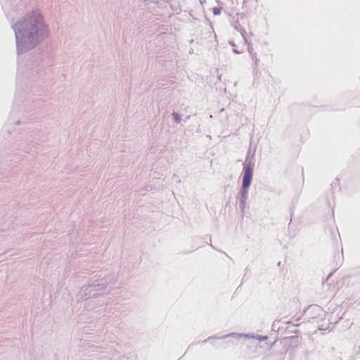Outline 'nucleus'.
<instances>
[{
    "mask_svg": "<svg viewBox=\"0 0 360 360\" xmlns=\"http://www.w3.org/2000/svg\"><path fill=\"white\" fill-rule=\"evenodd\" d=\"M277 266H281V262H278L277 263Z\"/></svg>",
    "mask_w": 360,
    "mask_h": 360,
    "instance_id": "17",
    "label": "nucleus"
},
{
    "mask_svg": "<svg viewBox=\"0 0 360 360\" xmlns=\"http://www.w3.org/2000/svg\"><path fill=\"white\" fill-rule=\"evenodd\" d=\"M172 117H173V120L175 123H180L181 122V115L176 112H173L172 114Z\"/></svg>",
    "mask_w": 360,
    "mask_h": 360,
    "instance_id": "6",
    "label": "nucleus"
},
{
    "mask_svg": "<svg viewBox=\"0 0 360 360\" xmlns=\"http://www.w3.org/2000/svg\"><path fill=\"white\" fill-rule=\"evenodd\" d=\"M203 1H205V0H200V4H202Z\"/></svg>",
    "mask_w": 360,
    "mask_h": 360,
    "instance_id": "20",
    "label": "nucleus"
},
{
    "mask_svg": "<svg viewBox=\"0 0 360 360\" xmlns=\"http://www.w3.org/2000/svg\"><path fill=\"white\" fill-rule=\"evenodd\" d=\"M12 29L15 33L18 55L25 53L37 47L49 35V27L43 15L32 11L14 22Z\"/></svg>",
    "mask_w": 360,
    "mask_h": 360,
    "instance_id": "1",
    "label": "nucleus"
},
{
    "mask_svg": "<svg viewBox=\"0 0 360 360\" xmlns=\"http://www.w3.org/2000/svg\"><path fill=\"white\" fill-rule=\"evenodd\" d=\"M233 51L235 53H237V54L240 53V52L236 49H233Z\"/></svg>",
    "mask_w": 360,
    "mask_h": 360,
    "instance_id": "15",
    "label": "nucleus"
},
{
    "mask_svg": "<svg viewBox=\"0 0 360 360\" xmlns=\"http://www.w3.org/2000/svg\"><path fill=\"white\" fill-rule=\"evenodd\" d=\"M251 337L252 338L256 339V340H259V341H265V340H266L268 339V337L266 336V335H251Z\"/></svg>",
    "mask_w": 360,
    "mask_h": 360,
    "instance_id": "9",
    "label": "nucleus"
},
{
    "mask_svg": "<svg viewBox=\"0 0 360 360\" xmlns=\"http://www.w3.org/2000/svg\"><path fill=\"white\" fill-rule=\"evenodd\" d=\"M333 274H334V271L330 272V273L328 275L327 278H326V281H328V280L330 279V278H331V276H333Z\"/></svg>",
    "mask_w": 360,
    "mask_h": 360,
    "instance_id": "12",
    "label": "nucleus"
},
{
    "mask_svg": "<svg viewBox=\"0 0 360 360\" xmlns=\"http://www.w3.org/2000/svg\"><path fill=\"white\" fill-rule=\"evenodd\" d=\"M230 44H231L233 47L236 46V44H235V43H234V42H230Z\"/></svg>",
    "mask_w": 360,
    "mask_h": 360,
    "instance_id": "16",
    "label": "nucleus"
},
{
    "mask_svg": "<svg viewBox=\"0 0 360 360\" xmlns=\"http://www.w3.org/2000/svg\"><path fill=\"white\" fill-rule=\"evenodd\" d=\"M252 181V179L242 177V184L240 191L236 196L238 201L239 208L242 217L245 214V209L247 207V199L248 198L249 188Z\"/></svg>",
    "mask_w": 360,
    "mask_h": 360,
    "instance_id": "3",
    "label": "nucleus"
},
{
    "mask_svg": "<svg viewBox=\"0 0 360 360\" xmlns=\"http://www.w3.org/2000/svg\"><path fill=\"white\" fill-rule=\"evenodd\" d=\"M20 124V121L19 120L17 121V122H16V124Z\"/></svg>",
    "mask_w": 360,
    "mask_h": 360,
    "instance_id": "22",
    "label": "nucleus"
},
{
    "mask_svg": "<svg viewBox=\"0 0 360 360\" xmlns=\"http://www.w3.org/2000/svg\"><path fill=\"white\" fill-rule=\"evenodd\" d=\"M333 184H339V179H335V182H333L330 186H333Z\"/></svg>",
    "mask_w": 360,
    "mask_h": 360,
    "instance_id": "14",
    "label": "nucleus"
},
{
    "mask_svg": "<svg viewBox=\"0 0 360 360\" xmlns=\"http://www.w3.org/2000/svg\"><path fill=\"white\" fill-rule=\"evenodd\" d=\"M248 52H249L250 54H252V50H253V49H252L251 46H248Z\"/></svg>",
    "mask_w": 360,
    "mask_h": 360,
    "instance_id": "13",
    "label": "nucleus"
},
{
    "mask_svg": "<svg viewBox=\"0 0 360 360\" xmlns=\"http://www.w3.org/2000/svg\"><path fill=\"white\" fill-rule=\"evenodd\" d=\"M255 162V151L251 153L250 150H249L243 165L242 177L253 178Z\"/></svg>",
    "mask_w": 360,
    "mask_h": 360,
    "instance_id": "4",
    "label": "nucleus"
},
{
    "mask_svg": "<svg viewBox=\"0 0 360 360\" xmlns=\"http://www.w3.org/2000/svg\"><path fill=\"white\" fill-rule=\"evenodd\" d=\"M222 8L221 6L214 7L212 8V12L214 15H219L221 13Z\"/></svg>",
    "mask_w": 360,
    "mask_h": 360,
    "instance_id": "10",
    "label": "nucleus"
},
{
    "mask_svg": "<svg viewBox=\"0 0 360 360\" xmlns=\"http://www.w3.org/2000/svg\"><path fill=\"white\" fill-rule=\"evenodd\" d=\"M117 275L115 274L101 273L98 278H91L87 284L84 285L78 296L80 299L87 300L92 297L102 295L109 292L115 284Z\"/></svg>",
    "mask_w": 360,
    "mask_h": 360,
    "instance_id": "2",
    "label": "nucleus"
},
{
    "mask_svg": "<svg viewBox=\"0 0 360 360\" xmlns=\"http://www.w3.org/2000/svg\"><path fill=\"white\" fill-rule=\"evenodd\" d=\"M203 1H205V0H200V4H202Z\"/></svg>",
    "mask_w": 360,
    "mask_h": 360,
    "instance_id": "19",
    "label": "nucleus"
},
{
    "mask_svg": "<svg viewBox=\"0 0 360 360\" xmlns=\"http://www.w3.org/2000/svg\"><path fill=\"white\" fill-rule=\"evenodd\" d=\"M235 27H236V29L238 31H239V32H240L241 35H242V36H243V37L244 41L246 43V42H247V38H246V37H245V33H246V32H245V29H244V28H243V27H241V25H239V26H238V27L237 25H236V26H235Z\"/></svg>",
    "mask_w": 360,
    "mask_h": 360,
    "instance_id": "7",
    "label": "nucleus"
},
{
    "mask_svg": "<svg viewBox=\"0 0 360 360\" xmlns=\"http://www.w3.org/2000/svg\"><path fill=\"white\" fill-rule=\"evenodd\" d=\"M34 63H37V64H36V66H37V67L39 65V64L38 63V61H37V60H35V61H34Z\"/></svg>",
    "mask_w": 360,
    "mask_h": 360,
    "instance_id": "18",
    "label": "nucleus"
},
{
    "mask_svg": "<svg viewBox=\"0 0 360 360\" xmlns=\"http://www.w3.org/2000/svg\"><path fill=\"white\" fill-rule=\"evenodd\" d=\"M39 68H37V69H32V70H31L30 74H31V75H32V77H30V76H29V79H30L31 81L34 82V81L35 80V75H39Z\"/></svg>",
    "mask_w": 360,
    "mask_h": 360,
    "instance_id": "8",
    "label": "nucleus"
},
{
    "mask_svg": "<svg viewBox=\"0 0 360 360\" xmlns=\"http://www.w3.org/2000/svg\"><path fill=\"white\" fill-rule=\"evenodd\" d=\"M172 179H173V180H174V181H179V182H180L179 177V176H178V175H176V174H173V176H172Z\"/></svg>",
    "mask_w": 360,
    "mask_h": 360,
    "instance_id": "11",
    "label": "nucleus"
},
{
    "mask_svg": "<svg viewBox=\"0 0 360 360\" xmlns=\"http://www.w3.org/2000/svg\"><path fill=\"white\" fill-rule=\"evenodd\" d=\"M243 336H244V335H243V334L231 333L230 334L221 336L220 338H218L217 336H210L208 338H207L206 340H203V342H206L208 340H210L212 339H225V338H229V337H232V338H241ZM245 337H249V335H245Z\"/></svg>",
    "mask_w": 360,
    "mask_h": 360,
    "instance_id": "5",
    "label": "nucleus"
},
{
    "mask_svg": "<svg viewBox=\"0 0 360 360\" xmlns=\"http://www.w3.org/2000/svg\"><path fill=\"white\" fill-rule=\"evenodd\" d=\"M203 1H205V0H200V4H202Z\"/></svg>",
    "mask_w": 360,
    "mask_h": 360,
    "instance_id": "21",
    "label": "nucleus"
}]
</instances>
